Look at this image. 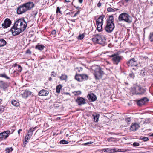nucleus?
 Masks as SVG:
<instances>
[{
    "label": "nucleus",
    "mask_w": 153,
    "mask_h": 153,
    "mask_svg": "<svg viewBox=\"0 0 153 153\" xmlns=\"http://www.w3.org/2000/svg\"><path fill=\"white\" fill-rule=\"evenodd\" d=\"M27 26V22L23 19H19L11 29L13 35L15 36L19 34L26 29Z\"/></svg>",
    "instance_id": "f257e3e1"
},
{
    "label": "nucleus",
    "mask_w": 153,
    "mask_h": 153,
    "mask_svg": "<svg viewBox=\"0 0 153 153\" xmlns=\"http://www.w3.org/2000/svg\"><path fill=\"white\" fill-rule=\"evenodd\" d=\"M34 4L32 2H28L23 4L17 9V12L19 14H22L33 8Z\"/></svg>",
    "instance_id": "f03ea898"
},
{
    "label": "nucleus",
    "mask_w": 153,
    "mask_h": 153,
    "mask_svg": "<svg viewBox=\"0 0 153 153\" xmlns=\"http://www.w3.org/2000/svg\"><path fill=\"white\" fill-rule=\"evenodd\" d=\"M93 70L94 71V74L96 79L99 80L102 78L103 72L101 70L100 66H94L93 67Z\"/></svg>",
    "instance_id": "7ed1b4c3"
},
{
    "label": "nucleus",
    "mask_w": 153,
    "mask_h": 153,
    "mask_svg": "<svg viewBox=\"0 0 153 153\" xmlns=\"http://www.w3.org/2000/svg\"><path fill=\"white\" fill-rule=\"evenodd\" d=\"M92 40L94 42L100 44H104L106 41L105 37L100 34H96L94 35Z\"/></svg>",
    "instance_id": "20e7f679"
},
{
    "label": "nucleus",
    "mask_w": 153,
    "mask_h": 153,
    "mask_svg": "<svg viewBox=\"0 0 153 153\" xmlns=\"http://www.w3.org/2000/svg\"><path fill=\"white\" fill-rule=\"evenodd\" d=\"M119 21H124L128 23L132 22V17L128 13H123L120 14L118 17Z\"/></svg>",
    "instance_id": "39448f33"
},
{
    "label": "nucleus",
    "mask_w": 153,
    "mask_h": 153,
    "mask_svg": "<svg viewBox=\"0 0 153 153\" xmlns=\"http://www.w3.org/2000/svg\"><path fill=\"white\" fill-rule=\"evenodd\" d=\"M133 94H143L146 91L145 89L141 88L140 86L136 85L132 88Z\"/></svg>",
    "instance_id": "423d86ee"
},
{
    "label": "nucleus",
    "mask_w": 153,
    "mask_h": 153,
    "mask_svg": "<svg viewBox=\"0 0 153 153\" xmlns=\"http://www.w3.org/2000/svg\"><path fill=\"white\" fill-rule=\"evenodd\" d=\"M104 17V15L100 16L96 21L97 30L99 32H100L102 30V26L103 24V18Z\"/></svg>",
    "instance_id": "0eeeda50"
},
{
    "label": "nucleus",
    "mask_w": 153,
    "mask_h": 153,
    "mask_svg": "<svg viewBox=\"0 0 153 153\" xmlns=\"http://www.w3.org/2000/svg\"><path fill=\"white\" fill-rule=\"evenodd\" d=\"M110 57L112 58V60L113 61V63L117 65L118 64L122 59V56L115 54L110 56Z\"/></svg>",
    "instance_id": "6e6552de"
},
{
    "label": "nucleus",
    "mask_w": 153,
    "mask_h": 153,
    "mask_svg": "<svg viewBox=\"0 0 153 153\" xmlns=\"http://www.w3.org/2000/svg\"><path fill=\"white\" fill-rule=\"evenodd\" d=\"M114 28V23L107 22L105 30L107 32L110 33L113 31Z\"/></svg>",
    "instance_id": "1a4fd4ad"
},
{
    "label": "nucleus",
    "mask_w": 153,
    "mask_h": 153,
    "mask_svg": "<svg viewBox=\"0 0 153 153\" xmlns=\"http://www.w3.org/2000/svg\"><path fill=\"white\" fill-rule=\"evenodd\" d=\"M102 150L105 152L109 153H113L121 151V149H118L117 148H108L104 149Z\"/></svg>",
    "instance_id": "9d476101"
},
{
    "label": "nucleus",
    "mask_w": 153,
    "mask_h": 153,
    "mask_svg": "<svg viewBox=\"0 0 153 153\" xmlns=\"http://www.w3.org/2000/svg\"><path fill=\"white\" fill-rule=\"evenodd\" d=\"M11 23V21L8 18L6 19L3 23L2 24V27L3 28H7L9 27Z\"/></svg>",
    "instance_id": "9b49d317"
},
{
    "label": "nucleus",
    "mask_w": 153,
    "mask_h": 153,
    "mask_svg": "<svg viewBox=\"0 0 153 153\" xmlns=\"http://www.w3.org/2000/svg\"><path fill=\"white\" fill-rule=\"evenodd\" d=\"M127 65L129 66H136L137 65V63L136 60L134 58H133L131 59L127 63Z\"/></svg>",
    "instance_id": "f8f14e48"
},
{
    "label": "nucleus",
    "mask_w": 153,
    "mask_h": 153,
    "mask_svg": "<svg viewBox=\"0 0 153 153\" xmlns=\"http://www.w3.org/2000/svg\"><path fill=\"white\" fill-rule=\"evenodd\" d=\"M140 127V126L138 123H132L130 128V130L132 131H134Z\"/></svg>",
    "instance_id": "ddd939ff"
},
{
    "label": "nucleus",
    "mask_w": 153,
    "mask_h": 153,
    "mask_svg": "<svg viewBox=\"0 0 153 153\" xmlns=\"http://www.w3.org/2000/svg\"><path fill=\"white\" fill-rule=\"evenodd\" d=\"M149 100L146 97L142 98L137 102V104L139 106H141L144 104L146 102L148 101Z\"/></svg>",
    "instance_id": "4468645a"
},
{
    "label": "nucleus",
    "mask_w": 153,
    "mask_h": 153,
    "mask_svg": "<svg viewBox=\"0 0 153 153\" xmlns=\"http://www.w3.org/2000/svg\"><path fill=\"white\" fill-rule=\"evenodd\" d=\"M76 102L79 105L86 103L85 99L82 97L78 98L76 100Z\"/></svg>",
    "instance_id": "2eb2a0df"
},
{
    "label": "nucleus",
    "mask_w": 153,
    "mask_h": 153,
    "mask_svg": "<svg viewBox=\"0 0 153 153\" xmlns=\"http://www.w3.org/2000/svg\"><path fill=\"white\" fill-rule=\"evenodd\" d=\"M49 94V92L43 89L41 90L39 92V96H47Z\"/></svg>",
    "instance_id": "dca6fc26"
},
{
    "label": "nucleus",
    "mask_w": 153,
    "mask_h": 153,
    "mask_svg": "<svg viewBox=\"0 0 153 153\" xmlns=\"http://www.w3.org/2000/svg\"><path fill=\"white\" fill-rule=\"evenodd\" d=\"M31 92L30 91L25 90L22 94V96L24 98H27L31 94Z\"/></svg>",
    "instance_id": "f3484780"
},
{
    "label": "nucleus",
    "mask_w": 153,
    "mask_h": 153,
    "mask_svg": "<svg viewBox=\"0 0 153 153\" xmlns=\"http://www.w3.org/2000/svg\"><path fill=\"white\" fill-rule=\"evenodd\" d=\"M87 97L88 99L91 100L92 101H95L97 99L96 96L93 94H88Z\"/></svg>",
    "instance_id": "a211bd4d"
},
{
    "label": "nucleus",
    "mask_w": 153,
    "mask_h": 153,
    "mask_svg": "<svg viewBox=\"0 0 153 153\" xmlns=\"http://www.w3.org/2000/svg\"><path fill=\"white\" fill-rule=\"evenodd\" d=\"M92 116L94 121L95 122H98L99 117V114L97 113H94Z\"/></svg>",
    "instance_id": "6ab92c4d"
},
{
    "label": "nucleus",
    "mask_w": 153,
    "mask_h": 153,
    "mask_svg": "<svg viewBox=\"0 0 153 153\" xmlns=\"http://www.w3.org/2000/svg\"><path fill=\"white\" fill-rule=\"evenodd\" d=\"M14 131V129H12L11 131L7 130L6 131H4L3 132H1L0 133V134H11L13 133V132Z\"/></svg>",
    "instance_id": "aec40b11"
},
{
    "label": "nucleus",
    "mask_w": 153,
    "mask_h": 153,
    "mask_svg": "<svg viewBox=\"0 0 153 153\" xmlns=\"http://www.w3.org/2000/svg\"><path fill=\"white\" fill-rule=\"evenodd\" d=\"M75 79L78 81H82L81 74H76Z\"/></svg>",
    "instance_id": "412c9836"
},
{
    "label": "nucleus",
    "mask_w": 153,
    "mask_h": 153,
    "mask_svg": "<svg viewBox=\"0 0 153 153\" xmlns=\"http://www.w3.org/2000/svg\"><path fill=\"white\" fill-rule=\"evenodd\" d=\"M45 46L42 45H37L36 47V48L39 50H42L44 49Z\"/></svg>",
    "instance_id": "4be33fe9"
},
{
    "label": "nucleus",
    "mask_w": 153,
    "mask_h": 153,
    "mask_svg": "<svg viewBox=\"0 0 153 153\" xmlns=\"http://www.w3.org/2000/svg\"><path fill=\"white\" fill-rule=\"evenodd\" d=\"M114 19L113 16L112 15L110 16H109V19L107 20V22L114 23Z\"/></svg>",
    "instance_id": "5701e85b"
},
{
    "label": "nucleus",
    "mask_w": 153,
    "mask_h": 153,
    "mask_svg": "<svg viewBox=\"0 0 153 153\" xmlns=\"http://www.w3.org/2000/svg\"><path fill=\"white\" fill-rule=\"evenodd\" d=\"M60 79L62 80H66L67 79V75L63 74L61 76H59Z\"/></svg>",
    "instance_id": "b1692460"
},
{
    "label": "nucleus",
    "mask_w": 153,
    "mask_h": 153,
    "mask_svg": "<svg viewBox=\"0 0 153 153\" xmlns=\"http://www.w3.org/2000/svg\"><path fill=\"white\" fill-rule=\"evenodd\" d=\"M82 76V81L83 80H85L88 79V76L85 74H81Z\"/></svg>",
    "instance_id": "393cba45"
},
{
    "label": "nucleus",
    "mask_w": 153,
    "mask_h": 153,
    "mask_svg": "<svg viewBox=\"0 0 153 153\" xmlns=\"http://www.w3.org/2000/svg\"><path fill=\"white\" fill-rule=\"evenodd\" d=\"M32 136V134H27L25 137V142H28L29 140L31 138Z\"/></svg>",
    "instance_id": "a878e982"
},
{
    "label": "nucleus",
    "mask_w": 153,
    "mask_h": 153,
    "mask_svg": "<svg viewBox=\"0 0 153 153\" xmlns=\"http://www.w3.org/2000/svg\"><path fill=\"white\" fill-rule=\"evenodd\" d=\"M6 44V42L4 39L0 40V47L3 46Z\"/></svg>",
    "instance_id": "bb28decb"
},
{
    "label": "nucleus",
    "mask_w": 153,
    "mask_h": 153,
    "mask_svg": "<svg viewBox=\"0 0 153 153\" xmlns=\"http://www.w3.org/2000/svg\"><path fill=\"white\" fill-rule=\"evenodd\" d=\"M11 103L13 105L15 106H18L19 105V103L16 101L14 100L12 101Z\"/></svg>",
    "instance_id": "cd10ccee"
},
{
    "label": "nucleus",
    "mask_w": 153,
    "mask_h": 153,
    "mask_svg": "<svg viewBox=\"0 0 153 153\" xmlns=\"http://www.w3.org/2000/svg\"><path fill=\"white\" fill-rule=\"evenodd\" d=\"M62 86L61 85H59L56 86V92L58 93H59L60 92V89L62 88Z\"/></svg>",
    "instance_id": "c85d7f7f"
},
{
    "label": "nucleus",
    "mask_w": 153,
    "mask_h": 153,
    "mask_svg": "<svg viewBox=\"0 0 153 153\" xmlns=\"http://www.w3.org/2000/svg\"><path fill=\"white\" fill-rule=\"evenodd\" d=\"M8 137V134H7L5 136H4L3 134H0V140H1L3 139H6Z\"/></svg>",
    "instance_id": "c756f323"
},
{
    "label": "nucleus",
    "mask_w": 153,
    "mask_h": 153,
    "mask_svg": "<svg viewBox=\"0 0 153 153\" xmlns=\"http://www.w3.org/2000/svg\"><path fill=\"white\" fill-rule=\"evenodd\" d=\"M140 138L141 140H143L145 142L148 141L149 140V138L148 137H140Z\"/></svg>",
    "instance_id": "7c9ffc66"
},
{
    "label": "nucleus",
    "mask_w": 153,
    "mask_h": 153,
    "mask_svg": "<svg viewBox=\"0 0 153 153\" xmlns=\"http://www.w3.org/2000/svg\"><path fill=\"white\" fill-rule=\"evenodd\" d=\"M0 76L1 77L5 78L7 79H9V77L7 76L5 73H3L0 74Z\"/></svg>",
    "instance_id": "2f4dec72"
},
{
    "label": "nucleus",
    "mask_w": 153,
    "mask_h": 153,
    "mask_svg": "<svg viewBox=\"0 0 153 153\" xmlns=\"http://www.w3.org/2000/svg\"><path fill=\"white\" fill-rule=\"evenodd\" d=\"M13 150V149L12 147L7 148L6 149L5 151L7 153H9L10 152H12Z\"/></svg>",
    "instance_id": "473e14b6"
},
{
    "label": "nucleus",
    "mask_w": 153,
    "mask_h": 153,
    "mask_svg": "<svg viewBox=\"0 0 153 153\" xmlns=\"http://www.w3.org/2000/svg\"><path fill=\"white\" fill-rule=\"evenodd\" d=\"M60 144H67L68 143V141H66L65 140H61L60 141Z\"/></svg>",
    "instance_id": "72a5a7b5"
},
{
    "label": "nucleus",
    "mask_w": 153,
    "mask_h": 153,
    "mask_svg": "<svg viewBox=\"0 0 153 153\" xmlns=\"http://www.w3.org/2000/svg\"><path fill=\"white\" fill-rule=\"evenodd\" d=\"M116 10V9H114L110 7H108L107 8V10L108 12H114Z\"/></svg>",
    "instance_id": "f704fd0d"
},
{
    "label": "nucleus",
    "mask_w": 153,
    "mask_h": 153,
    "mask_svg": "<svg viewBox=\"0 0 153 153\" xmlns=\"http://www.w3.org/2000/svg\"><path fill=\"white\" fill-rule=\"evenodd\" d=\"M149 39L151 42H153V32L150 33Z\"/></svg>",
    "instance_id": "c9c22d12"
},
{
    "label": "nucleus",
    "mask_w": 153,
    "mask_h": 153,
    "mask_svg": "<svg viewBox=\"0 0 153 153\" xmlns=\"http://www.w3.org/2000/svg\"><path fill=\"white\" fill-rule=\"evenodd\" d=\"M84 35L83 34H82L79 36L78 38L79 39L82 40L84 38Z\"/></svg>",
    "instance_id": "e433bc0d"
},
{
    "label": "nucleus",
    "mask_w": 153,
    "mask_h": 153,
    "mask_svg": "<svg viewBox=\"0 0 153 153\" xmlns=\"http://www.w3.org/2000/svg\"><path fill=\"white\" fill-rule=\"evenodd\" d=\"M74 94L75 95H77L80 94H81V92L80 91H75L74 92Z\"/></svg>",
    "instance_id": "4c0bfd02"
},
{
    "label": "nucleus",
    "mask_w": 153,
    "mask_h": 153,
    "mask_svg": "<svg viewBox=\"0 0 153 153\" xmlns=\"http://www.w3.org/2000/svg\"><path fill=\"white\" fill-rule=\"evenodd\" d=\"M133 146L134 147L138 146H139V144L138 142H134L133 144Z\"/></svg>",
    "instance_id": "58836bf2"
},
{
    "label": "nucleus",
    "mask_w": 153,
    "mask_h": 153,
    "mask_svg": "<svg viewBox=\"0 0 153 153\" xmlns=\"http://www.w3.org/2000/svg\"><path fill=\"white\" fill-rule=\"evenodd\" d=\"M131 120V117H128L125 119V120L127 122H129Z\"/></svg>",
    "instance_id": "ea45409f"
},
{
    "label": "nucleus",
    "mask_w": 153,
    "mask_h": 153,
    "mask_svg": "<svg viewBox=\"0 0 153 153\" xmlns=\"http://www.w3.org/2000/svg\"><path fill=\"white\" fill-rule=\"evenodd\" d=\"M4 108L3 106L0 107V114L2 113L4 111Z\"/></svg>",
    "instance_id": "a19ab883"
},
{
    "label": "nucleus",
    "mask_w": 153,
    "mask_h": 153,
    "mask_svg": "<svg viewBox=\"0 0 153 153\" xmlns=\"http://www.w3.org/2000/svg\"><path fill=\"white\" fill-rule=\"evenodd\" d=\"M22 70V67L19 65L18 66V71L19 72H21Z\"/></svg>",
    "instance_id": "79ce46f5"
},
{
    "label": "nucleus",
    "mask_w": 153,
    "mask_h": 153,
    "mask_svg": "<svg viewBox=\"0 0 153 153\" xmlns=\"http://www.w3.org/2000/svg\"><path fill=\"white\" fill-rule=\"evenodd\" d=\"M26 53L30 55L31 54V51L30 50L28 49L26 51Z\"/></svg>",
    "instance_id": "37998d69"
},
{
    "label": "nucleus",
    "mask_w": 153,
    "mask_h": 153,
    "mask_svg": "<svg viewBox=\"0 0 153 153\" xmlns=\"http://www.w3.org/2000/svg\"><path fill=\"white\" fill-rule=\"evenodd\" d=\"M59 12L60 13H61V11L60 10V8L59 7H57L56 12L57 13H58Z\"/></svg>",
    "instance_id": "c03bdc74"
},
{
    "label": "nucleus",
    "mask_w": 153,
    "mask_h": 153,
    "mask_svg": "<svg viewBox=\"0 0 153 153\" xmlns=\"http://www.w3.org/2000/svg\"><path fill=\"white\" fill-rule=\"evenodd\" d=\"M80 13V11L79 10L73 16V17H75L76 16L77 14H79Z\"/></svg>",
    "instance_id": "a18cd8bd"
},
{
    "label": "nucleus",
    "mask_w": 153,
    "mask_h": 153,
    "mask_svg": "<svg viewBox=\"0 0 153 153\" xmlns=\"http://www.w3.org/2000/svg\"><path fill=\"white\" fill-rule=\"evenodd\" d=\"M56 32L55 30H53L51 32V34L53 35H55L56 33Z\"/></svg>",
    "instance_id": "49530a36"
},
{
    "label": "nucleus",
    "mask_w": 153,
    "mask_h": 153,
    "mask_svg": "<svg viewBox=\"0 0 153 153\" xmlns=\"http://www.w3.org/2000/svg\"><path fill=\"white\" fill-rule=\"evenodd\" d=\"M129 75L132 78H134V74L133 73H132L131 74H130Z\"/></svg>",
    "instance_id": "de8ad7c7"
},
{
    "label": "nucleus",
    "mask_w": 153,
    "mask_h": 153,
    "mask_svg": "<svg viewBox=\"0 0 153 153\" xmlns=\"http://www.w3.org/2000/svg\"><path fill=\"white\" fill-rule=\"evenodd\" d=\"M27 142H25V140L24 141L23 144V146L24 147H25L26 146V145L27 144Z\"/></svg>",
    "instance_id": "09e8293b"
},
{
    "label": "nucleus",
    "mask_w": 153,
    "mask_h": 153,
    "mask_svg": "<svg viewBox=\"0 0 153 153\" xmlns=\"http://www.w3.org/2000/svg\"><path fill=\"white\" fill-rule=\"evenodd\" d=\"M101 3L100 2H99V3L97 4V6L99 7L101 6Z\"/></svg>",
    "instance_id": "8fccbe9b"
},
{
    "label": "nucleus",
    "mask_w": 153,
    "mask_h": 153,
    "mask_svg": "<svg viewBox=\"0 0 153 153\" xmlns=\"http://www.w3.org/2000/svg\"><path fill=\"white\" fill-rule=\"evenodd\" d=\"M55 74V73L53 72V71L52 73H51V76H55V75H56V74Z\"/></svg>",
    "instance_id": "3c124183"
},
{
    "label": "nucleus",
    "mask_w": 153,
    "mask_h": 153,
    "mask_svg": "<svg viewBox=\"0 0 153 153\" xmlns=\"http://www.w3.org/2000/svg\"><path fill=\"white\" fill-rule=\"evenodd\" d=\"M91 143H92L90 142H89L86 143H85V145H87L88 144H91Z\"/></svg>",
    "instance_id": "603ef678"
},
{
    "label": "nucleus",
    "mask_w": 153,
    "mask_h": 153,
    "mask_svg": "<svg viewBox=\"0 0 153 153\" xmlns=\"http://www.w3.org/2000/svg\"><path fill=\"white\" fill-rule=\"evenodd\" d=\"M79 2L80 3H82L83 2V0H79Z\"/></svg>",
    "instance_id": "864d4df0"
},
{
    "label": "nucleus",
    "mask_w": 153,
    "mask_h": 153,
    "mask_svg": "<svg viewBox=\"0 0 153 153\" xmlns=\"http://www.w3.org/2000/svg\"><path fill=\"white\" fill-rule=\"evenodd\" d=\"M21 129H19L18 131V134H19L20 133V131H21Z\"/></svg>",
    "instance_id": "5fc2aeb1"
},
{
    "label": "nucleus",
    "mask_w": 153,
    "mask_h": 153,
    "mask_svg": "<svg viewBox=\"0 0 153 153\" xmlns=\"http://www.w3.org/2000/svg\"><path fill=\"white\" fill-rule=\"evenodd\" d=\"M65 2H70V0H65Z\"/></svg>",
    "instance_id": "6e6d98bb"
},
{
    "label": "nucleus",
    "mask_w": 153,
    "mask_h": 153,
    "mask_svg": "<svg viewBox=\"0 0 153 153\" xmlns=\"http://www.w3.org/2000/svg\"><path fill=\"white\" fill-rule=\"evenodd\" d=\"M71 21L73 22H75V19H72L71 20Z\"/></svg>",
    "instance_id": "4d7b16f0"
},
{
    "label": "nucleus",
    "mask_w": 153,
    "mask_h": 153,
    "mask_svg": "<svg viewBox=\"0 0 153 153\" xmlns=\"http://www.w3.org/2000/svg\"><path fill=\"white\" fill-rule=\"evenodd\" d=\"M2 100L1 99H0V103L2 102Z\"/></svg>",
    "instance_id": "13d9d810"
},
{
    "label": "nucleus",
    "mask_w": 153,
    "mask_h": 153,
    "mask_svg": "<svg viewBox=\"0 0 153 153\" xmlns=\"http://www.w3.org/2000/svg\"><path fill=\"white\" fill-rule=\"evenodd\" d=\"M33 129H31L30 130V131H29V132H31V131H32V130H33Z\"/></svg>",
    "instance_id": "bf43d9fd"
},
{
    "label": "nucleus",
    "mask_w": 153,
    "mask_h": 153,
    "mask_svg": "<svg viewBox=\"0 0 153 153\" xmlns=\"http://www.w3.org/2000/svg\"><path fill=\"white\" fill-rule=\"evenodd\" d=\"M152 136L153 137V134H151L149 136Z\"/></svg>",
    "instance_id": "052dcab7"
},
{
    "label": "nucleus",
    "mask_w": 153,
    "mask_h": 153,
    "mask_svg": "<svg viewBox=\"0 0 153 153\" xmlns=\"http://www.w3.org/2000/svg\"><path fill=\"white\" fill-rule=\"evenodd\" d=\"M52 80V79L51 78H50L49 79V80Z\"/></svg>",
    "instance_id": "680f3d73"
},
{
    "label": "nucleus",
    "mask_w": 153,
    "mask_h": 153,
    "mask_svg": "<svg viewBox=\"0 0 153 153\" xmlns=\"http://www.w3.org/2000/svg\"><path fill=\"white\" fill-rule=\"evenodd\" d=\"M79 8V7H76V9H78V8Z\"/></svg>",
    "instance_id": "e2e57ef3"
},
{
    "label": "nucleus",
    "mask_w": 153,
    "mask_h": 153,
    "mask_svg": "<svg viewBox=\"0 0 153 153\" xmlns=\"http://www.w3.org/2000/svg\"><path fill=\"white\" fill-rule=\"evenodd\" d=\"M70 14L69 13H67V14Z\"/></svg>",
    "instance_id": "0e129e2a"
},
{
    "label": "nucleus",
    "mask_w": 153,
    "mask_h": 153,
    "mask_svg": "<svg viewBox=\"0 0 153 153\" xmlns=\"http://www.w3.org/2000/svg\"><path fill=\"white\" fill-rule=\"evenodd\" d=\"M52 1H53L54 0H51Z\"/></svg>",
    "instance_id": "69168bd1"
},
{
    "label": "nucleus",
    "mask_w": 153,
    "mask_h": 153,
    "mask_svg": "<svg viewBox=\"0 0 153 153\" xmlns=\"http://www.w3.org/2000/svg\"><path fill=\"white\" fill-rule=\"evenodd\" d=\"M0 77H1V76H0Z\"/></svg>",
    "instance_id": "338daca9"
}]
</instances>
